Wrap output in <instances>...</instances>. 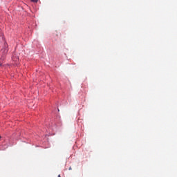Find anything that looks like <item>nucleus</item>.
<instances>
[{
    "mask_svg": "<svg viewBox=\"0 0 177 177\" xmlns=\"http://www.w3.org/2000/svg\"><path fill=\"white\" fill-rule=\"evenodd\" d=\"M0 53L2 56V57H5L6 55V53H8V44H4V48H2L0 51Z\"/></svg>",
    "mask_w": 177,
    "mask_h": 177,
    "instance_id": "nucleus-1",
    "label": "nucleus"
},
{
    "mask_svg": "<svg viewBox=\"0 0 177 177\" xmlns=\"http://www.w3.org/2000/svg\"><path fill=\"white\" fill-rule=\"evenodd\" d=\"M32 2H35V3H37L38 2V0H31Z\"/></svg>",
    "mask_w": 177,
    "mask_h": 177,
    "instance_id": "nucleus-2",
    "label": "nucleus"
},
{
    "mask_svg": "<svg viewBox=\"0 0 177 177\" xmlns=\"http://www.w3.org/2000/svg\"><path fill=\"white\" fill-rule=\"evenodd\" d=\"M58 177H62V176H60V174H59V175H58Z\"/></svg>",
    "mask_w": 177,
    "mask_h": 177,
    "instance_id": "nucleus-3",
    "label": "nucleus"
},
{
    "mask_svg": "<svg viewBox=\"0 0 177 177\" xmlns=\"http://www.w3.org/2000/svg\"><path fill=\"white\" fill-rule=\"evenodd\" d=\"M0 66H2V64L0 63Z\"/></svg>",
    "mask_w": 177,
    "mask_h": 177,
    "instance_id": "nucleus-4",
    "label": "nucleus"
}]
</instances>
